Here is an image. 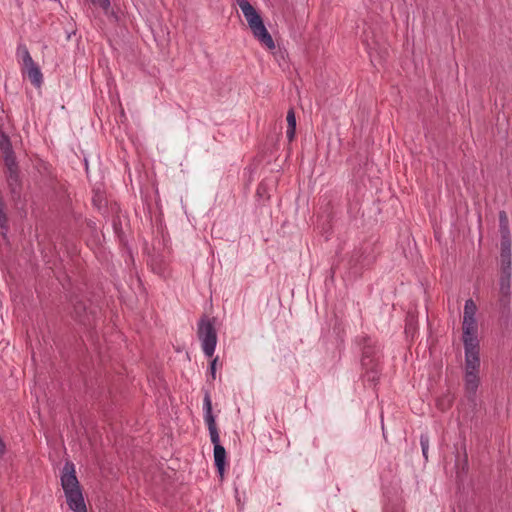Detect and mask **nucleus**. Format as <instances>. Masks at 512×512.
<instances>
[{
    "label": "nucleus",
    "instance_id": "f257e3e1",
    "mask_svg": "<svg viewBox=\"0 0 512 512\" xmlns=\"http://www.w3.org/2000/svg\"><path fill=\"white\" fill-rule=\"evenodd\" d=\"M462 341L464 345V388L469 399H473L480 385V341L475 315H463Z\"/></svg>",
    "mask_w": 512,
    "mask_h": 512
},
{
    "label": "nucleus",
    "instance_id": "f03ea898",
    "mask_svg": "<svg viewBox=\"0 0 512 512\" xmlns=\"http://www.w3.org/2000/svg\"><path fill=\"white\" fill-rule=\"evenodd\" d=\"M61 486L64 490L66 501L73 512H87L82 490L76 477L75 466L72 462H66L62 469Z\"/></svg>",
    "mask_w": 512,
    "mask_h": 512
},
{
    "label": "nucleus",
    "instance_id": "7ed1b4c3",
    "mask_svg": "<svg viewBox=\"0 0 512 512\" xmlns=\"http://www.w3.org/2000/svg\"><path fill=\"white\" fill-rule=\"evenodd\" d=\"M204 420L208 426L211 442L214 445V464L222 478L226 465V450L220 444V437L216 426L215 416L212 412V400L208 390L204 391L203 398Z\"/></svg>",
    "mask_w": 512,
    "mask_h": 512
},
{
    "label": "nucleus",
    "instance_id": "20e7f679",
    "mask_svg": "<svg viewBox=\"0 0 512 512\" xmlns=\"http://www.w3.org/2000/svg\"><path fill=\"white\" fill-rule=\"evenodd\" d=\"M197 336L201 341L204 354L207 357H212L217 345V332L214 326V319H210L204 315L198 322Z\"/></svg>",
    "mask_w": 512,
    "mask_h": 512
},
{
    "label": "nucleus",
    "instance_id": "39448f33",
    "mask_svg": "<svg viewBox=\"0 0 512 512\" xmlns=\"http://www.w3.org/2000/svg\"><path fill=\"white\" fill-rule=\"evenodd\" d=\"M359 345L362 349V366H369L370 364H378L380 359V348L376 342L369 336H362L358 339Z\"/></svg>",
    "mask_w": 512,
    "mask_h": 512
},
{
    "label": "nucleus",
    "instance_id": "423d86ee",
    "mask_svg": "<svg viewBox=\"0 0 512 512\" xmlns=\"http://www.w3.org/2000/svg\"><path fill=\"white\" fill-rule=\"evenodd\" d=\"M248 25L253 33V36L265 47L269 50H273L275 48L274 40L272 36L266 29L261 16L258 14L255 17H252L248 20Z\"/></svg>",
    "mask_w": 512,
    "mask_h": 512
},
{
    "label": "nucleus",
    "instance_id": "0eeeda50",
    "mask_svg": "<svg viewBox=\"0 0 512 512\" xmlns=\"http://www.w3.org/2000/svg\"><path fill=\"white\" fill-rule=\"evenodd\" d=\"M248 25L253 33V36L265 47L269 50H273L275 48L274 40L272 36L266 29L261 16L258 14L255 17H252L248 20Z\"/></svg>",
    "mask_w": 512,
    "mask_h": 512
},
{
    "label": "nucleus",
    "instance_id": "6e6552de",
    "mask_svg": "<svg viewBox=\"0 0 512 512\" xmlns=\"http://www.w3.org/2000/svg\"><path fill=\"white\" fill-rule=\"evenodd\" d=\"M248 25L253 33V36L265 47L269 50H273L275 48L274 40L272 36L266 29L261 16L258 14L255 17H252L248 20Z\"/></svg>",
    "mask_w": 512,
    "mask_h": 512
},
{
    "label": "nucleus",
    "instance_id": "1a4fd4ad",
    "mask_svg": "<svg viewBox=\"0 0 512 512\" xmlns=\"http://www.w3.org/2000/svg\"><path fill=\"white\" fill-rule=\"evenodd\" d=\"M7 168V184L13 199H19L21 195L22 183L19 175L18 165L16 161L5 163Z\"/></svg>",
    "mask_w": 512,
    "mask_h": 512
},
{
    "label": "nucleus",
    "instance_id": "9d476101",
    "mask_svg": "<svg viewBox=\"0 0 512 512\" xmlns=\"http://www.w3.org/2000/svg\"><path fill=\"white\" fill-rule=\"evenodd\" d=\"M71 302L73 306V317L83 325H90L92 320V311H88L86 303L78 296L72 298Z\"/></svg>",
    "mask_w": 512,
    "mask_h": 512
},
{
    "label": "nucleus",
    "instance_id": "9b49d317",
    "mask_svg": "<svg viewBox=\"0 0 512 512\" xmlns=\"http://www.w3.org/2000/svg\"><path fill=\"white\" fill-rule=\"evenodd\" d=\"M22 73L27 75L32 85L36 88H39L42 85L43 75L40 67L35 62L22 67Z\"/></svg>",
    "mask_w": 512,
    "mask_h": 512
},
{
    "label": "nucleus",
    "instance_id": "f8f14e48",
    "mask_svg": "<svg viewBox=\"0 0 512 512\" xmlns=\"http://www.w3.org/2000/svg\"><path fill=\"white\" fill-rule=\"evenodd\" d=\"M510 285H511V270L501 269L499 278V292L501 294V301L509 303L510 299Z\"/></svg>",
    "mask_w": 512,
    "mask_h": 512
},
{
    "label": "nucleus",
    "instance_id": "ddd939ff",
    "mask_svg": "<svg viewBox=\"0 0 512 512\" xmlns=\"http://www.w3.org/2000/svg\"><path fill=\"white\" fill-rule=\"evenodd\" d=\"M0 152L3 156L5 163L13 164V161H16V157H15L14 151L12 149L10 139L4 133L0 134Z\"/></svg>",
    "mask_w": 512,
    "mask_h": 512
},
{
    "label": "nucleus",
    "instance_id": "4468645a",
    "mask_svg": "<svg viewBox=\"0 0 512 512\" xmlns=\"http://www.w3.org/2000/svg\"><path fill=\"white\" fill-rule=\"evenodd\" d=\"M501 269L511 270V241H501Z\"/></svg>",
    "mask_w": 512,
    "mask_h": 512
},
{
    "label": "nucleus",
    "instance_id": "2eb2a0df",
    "mask_svg": "<svg viewBox=\"0 0 512 512\" xmlns=\"http://www.w3.org/2000/svg\"><path fill=\"white\" fill-rule=\"evenodd\" d=\"M499 231L501 234V241H511L508 218L505 211H501L499 213Z\"/></svg>",
    "mask_w": 512,
    "mask_h": 512
},
{
    "label": "nucleus",
    "instance_id": "dca6fc26",
    "mask_svg": "<svg viewBox=\"0 0 512 512\" xmlns=\"http://www.w3.org/2000/svg\"><path fill=\"white\" fill-rule=\"evenodd\" d=\"M286 120H287L286 135H287V138L289 139V141H292L295 137V131H296V116H295V112H294L293 108L288 110Z\"/></svg>",
    "mask_w": 512,
    "mask_h": 512
},
{
    "label": "nucleus",
    "instance_id": "f3484780",
    "mask_svg": "<svg viewBox=\"0 0 512 512\" xmlns=\"http://www.w3.org/2000/svg\"><path fill=\"white\" fill-rule=\"evenodd\" d=\"M16 54L17 57L21 60L22 67L34 62L25 44L21 43L18 45Z\"/></svg>",
    "mask_w": 512,
    "mask_h": 512
},
{
    "label": "nucleus",
    "instance_id": "a211bd4d",
    "mask_svg": "<svg viewBox=\"0 0 512 512\" xmlns=\"http://www.w3.org/2000/svg\"><path fill=\"white\" fill-rule=\"evenodd\" d=\"M365 371V377L367 381L375 383L379 379V368L378 364H370L369 366H363Z\"/></svg>",
    "mask_w": 512,
    "mask_h": 512
},
{
    "label": "nucleus",
    "instance_id": "6ab92c4d",
    "mask_svg": "<svg viewBox=\"0 0 512 512\" xmlns=\"http://www.w3.org/2000/svg\"><path fill=\"white\" fill-rule=\"evenodd\" d=\"M364 257V252L361 248L355 249L350 257L349 264L352 268H358V266L362 267V259Z\"/></svg>",
    "mask_w": 512,
    "mask_h": 512
},
{
    "label": "nucleus",
    "instance_id": "aec40b11",
    "mask_svg": "<svg viewBox=\"0 0 512 512\" xmlns=\"http://www.w3.org/2000/svg\"><path fill=\"white\" fill-rule=\"evenodd\" d=\"M429 442H430L429 436L427 434H421L420 445H421L423 457L426 461L428 460Z\"/></svg>",
    "mask_w": 512,
    "mask_h": 512
},
{
    "label": "nucleus",
    "instance_id": "412c9836",
    "mask_svg": "<svg viewBox=\"0 0 512 512\" xmlns=\"http://www.w3.org/2000/svg\"><path fill=\"white\" fill-rule=\"evenodd\" d=\"M477 312V306L473 299H467L464 305V315H475Z\"/></svg>",
    "mask_w": 512,
    "mask_h": 512
},
{
    "label": "nucleus",
    "instance_id": "4be33fe9",
    "mask_svg": "<svg viewBox=\"0 0 512 512\" xmlns=\"http://www.w3.org/2000/svg\"><path fill=\"white\" fill-rule=\"evenodd\" d=\"M236 3L241 9L243 15L249 14L250 12L256 10L248 0H236Z\"/></svg>",
    "mask_w": 512,
    "mask_h": 512
},
{
    "label": "nucleus",
    "instance_id": "5701e85b",
    "mask_svg": "<svg viewBox=\"0 0 512 512\" xmlns=\"http://www.w3.org/2000/svg\"><path fill=\"white\" fill-rule=\"evenodd\" d=\"M90 2L95 6H99L105 11H107L110 7V0H90Z\"/></svg>",
    "mask_w": 512,
    "mask_h": 512
},
{
    "label": "nucleus",
    "instance_id": "b1692460",
    "mask_svg": "<svg viewBox=\"0 0 512 512\" xmlns=\"http://www.w3.org/2000/svg\"><path fill=\"white\" fill-rule=\"evenodd\" d=\"M218 361V357L214 358L210 363V374L211 378L214 380L216 378V364Z\"/></svg>",
    "mask_w": 512,
    "mask_h": 512
},
{
    "label": "nucleus",
    "instance_id": "393cba45",
    "mask_svg": "<svg viewBox=\"0 0 512 512\" xmlns=\"http://www.w3.org/2000/svg\"><path fill=\"white\" fill-rule=\"evenodd\" d=\"M258 14H259V13H258L256 10H254V11L250 12L249 14H245V15H244V17H245V19L248 21V20H250L252 17L257 16Z\"/></svg>",
    "mask_w": 512,
    "mask_h": 512
},
{
    "label": "nucleus",
    "instance_id": "a878e982",
    "mask_svg": "<svg viewBox=\"0 0 512 512\" xmlns=\"http://www.w3.org/2000/svg\"><path fill=\"white\" fill-rule=\"evenodd\" d=\"M260 190H261V186H259V187L257 188V193H258V194L260 193Z\"/></svg>",
    "mask_w": 512,
    "mask_h": 512
}]
</instances>
